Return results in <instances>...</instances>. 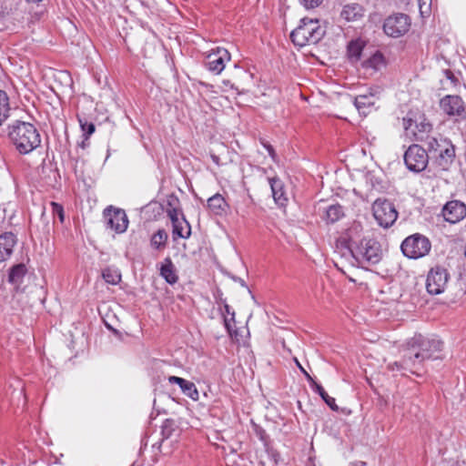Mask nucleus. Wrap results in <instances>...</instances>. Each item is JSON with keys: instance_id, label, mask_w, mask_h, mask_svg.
<instances>
[{"instance_id": "nucleus-1", "label": "nucleus", "mask_w": 466, "mask_h": 466, "mask_svg": "<svg viewBox=\"0 0 466 466\" xmlns=\"http://www.w3.org/2000/svg\"><path fill=\"white\" fill-rule=\"evenodd\" d=\"M443 343L435 338L424 337L421 334L410 339L406 346L400 350L401 360L390 363L388 368L394 370H406L420 375L424 368V362L429 360L440 359Z\"/></svg>"}, {"instance_id": "nucleus-2", "label": "nucleus", "mask_w": 466, "mask_h": 466, "mask_svg": "<svg viewBox=\"0 0 466 466\" xmlns=\"http://www.w3.org/2000/svg\"><path fill=\"white\" fill-rule=\"evenodd\" d=\"M8 137L20 154H28L41 144L40 134L28 122L16 120L8 126Z\"/></svg>"}, {"instance_id": "nucleus-3", "label": "nucleus", "mask_w": 466, "mask_h": 466, "mask_svg": "<svg viewBox=\"0 0 466 466\" xmlns=\"http://www.w3.org/2000/svg\"><path fill=\"white\" fill-rule=\"evenodd\" d=\"M325 30L319 25L318 19L304 17L300 25L290 34L294 45L300 47L315 45L322 39Z\"/></svg>"}, {"instance_id": "nucleus-4", "label": "nucleus", "mask_w": 466, "mask_h": 466, "mask_svg": "<svg viewBox=\"0 0 466 466\" xmlns=\"http://www.w3.org/2000/svg\"><path fill=\"white\" fill-rule=\"evenodd\" d=\"M403 127L408 135L413 137L416 141H424L432 132V125L424 114L409 115L402 120Z\"/></svg>"}, {"instance_id": "nucleus-5", "label": "nucleus", "mask_w": 466, "mask_h": 466, "mask_svg": "<svg viewBox=\"0 0 466 466\" xmlns=\"http://www.w3.org/2000/svg\"><path fill=\"white\" fill-rule=\"evenodd\" d=\"M342 256L357 260L360 259L367 266H375L379 263V243L376 240L364 239L361 241L357 254L350 248H347Z\"/></svg>"}, {"instance_id": "nucleus-6", "label": "nucleus", "mask_w": 466, "mask_h": 466, "mask_svg": "<svg viewBox=\"0 0 466 466\" xmlns=\"http://www.w3.org/2000/svg\"><path fill=\"white\" fill-rule=\"evenodd\" d=\"M431 248L428 238L419 233L406 238L401 244L404 256L410 258H420L426 256Z\"/></svg>"}, {"instance_id": "nucleus-7", "label": "nucleus", "mask_w": 466, "mask_h": 466, "mask_svg": "<svg viewBox=\"0 0 466 466\" xmlns=\"http://www.w3.org/2000/svg\"><path fill=\"white\" fill-rule=\"evenodd\" d=\"M429 158L430 156L426 148L417 144L410 146L404 154V162L407 168L417 173L427 167Z\"/></svg>"}, {"instance_id": "nucleus-8", "label": "nucleus", "mask_w": 466, "mask_h": 466, "mask_svg": "<svg viewBox=\"0 0 466 466\" xmlns=\"http://www.w3.org/2000/svg\"><path fill=\"white\" fill-rule=\"evenodd\" d=\"M450 274L446 268L441 265H436L431 268L427 275L426 289L431 295H439L444 292Z\"/></svg>"}, {"instance_id": "nucleus-9", "label": "nucleus", "mask_w": 466, "mask_h": 466, "mask_svg": "<svg viewBox=\"0 0 466 466\" xmlns=\"http://www.w3.org/2000/svg\"><path fill=\"white\" fill-rule=\"evenodd\" d=\"M378 183L379 178L375 171H369L364 177V183L360 187V194L361 198L366 201L372 203V214L376 220H379V215L376 209V205L379 202Z\"/></svg>"}, {"instance_id": "nucleus-10", "label": "nucleus", "mask_w": 466, "mask_h": 466, "mask_svg": "<svg viewBox=\"0 0 466 466\" xmlns=\"http://www.w3.org/2000/svg\"><path fill=\"white\" fill-rule=\"evenodd\" d=\"M410 26V17L405 14L397 13L386 18L382 27L387 35L400 37L409 31Z\"/></svg>"}, {"instance_id": "nucleus-11", "label": "nucleus", "mask_w": 466, "mask_h": 466, "mask_svg": "<svg viewBox=\"0 0 466 466\" xmlns=\"http://www.w3.org/2000/svg\"><path fill=\"white\" fill-rule=\"evenodd\" d=\"M103 217L106 228L118 234L127 230L128 218L125 210L110 206L104 210Z\"/></svg>"}, {"instance_id": "nucleus-12", "label": "nucleus", "mask_w": 466, "mask_h": 466, "mask_svg": "<svg viewBox=\"0 0 466 466\" xmlns=\"http://www.w3.org/2000/svg\"><path fill=\"white\" fill-rule=\"evenodd\" d=\"M441 109L449 116L465 117L466 107L461 96L447 95L440 101Z\"/></svg>"}, {"instance_id": "nucleus-13", "label": "nucleus", "mask_w": 466, "mask_h": 466, "mask_svg": "<svg viewBox=\"0 0 466 466\" xmlns=\"http://www.w3.org/2000/svg\"><path fill=\"white\" fill-rule=\"evenodd\" d=\"M230 60V54L225 48L218 47L207 56L206 67L210 72L219 75L225 68L226 62Z\"/></svg>"}, {"instance_id": "nucleus-14", "label": "nucleus", "mask_w": 466, "mask_h": 466, "mask_svg": "<svg viewBox=\"0 0 466 466\" xmlns=\"http://www.w3.org/2000/svg\"><path fill=\"white\" fill-rule=\"evenodd\" d=\"M442 216L446 221L457 223L466 216V206L459 200L450 201L443 207Z\"/></svg>"}, {"instance_id": "nucleus-15", "label": "nucleus", "mask_w": 466, "mask_h": 466, "mask_svg": "<svg viewBox=\"0 0 466 466\" xmlns=\"http://www.w3.org/2000/svg\"><path fill=\"white\" fill-rule=\"evenodd\" d=\"M378 101L379 96L376 94L370 93L357 96L354 104L360 114L367 116L377 111L376 104Z\"/></svg>"}, {"instance_id": "nucleus-16", "label": "nucleus", "mask_w": 466, "mask_h": 466, "mask_svg": "<svg viewBox=\"0 0 466 466\" xmlns=\"http://www.w3.org/2000/svg\"><path fill=\"white\" fill-rule=\"evenodd\" d=\"M398 218V211L394 205L389 200L380 201V227L388 228L391 227Z\"/></svg>"}, {"instance_id": "nucleus-17", "label": "nucleus", "mask_w": 466, "mask_h": 466, "mask_svg": "<svg viewBox=\"0 0 466 466\" xmlns=\"http://www.w3.org/2000/svg\"><path fill=\"white\" fill-rule=\"evenodd\" d=\"M16 241V237L12 232L0 235V262L6 261L11 257Z\"/></svg>"}, {"instance_id": "nucleus-18", "label": "nucleus", "mask_w": 466, "mask_h": 466, "mask_svg": "<svg viewBox=\"0 0 466 466\" xmlns=\"http://www.w3.org/2000/svg\"><path fill=\"white\" fill-rule=\"evenodd\" d=\"M167 380L170 384H177L182 392L188 398L193 400H198L199 393L193 382L177 376H169Z\"/></svg>"}, {"instance_id": "nucleus-19", "label": "nucleus", "mask_w": 466, "mask_h": 466, "mask_svg": "<svg viewBox=\"0 0 466 466\" xmlns=\"http://www.w3.org/2000/svg\"><path fill=\"white\" fill-rule=\"evenodd\" d=\"M441 149L437 152L438 162L439 165L442 167V169H446L448 165H450L455 157V149L454 146L451 143V141H443L441 144Z\"/></svg>"}, {"instance_id": "nucleus-20", "label": "nucleus", "mask_w": 466, "mask_h": 466, "mask_svg": "<svg viewBox=\"0 0 466 466\" xmlns=\"http://www.w3.org/2000/svg\"><path fill=\"white\" fill-rule=\"evenodd\" d=\"M363 15V7L356 3L345 5L340 13V16L347 22L358 21Z\"/></svg>"}, {"instance_id": "nucleus-21", "label": "nucleus", "mask_w": 466, "mask_h": 466, "mask_svg": "<svg viewBox=\"0 0 466 466\" xmlns=\"http://www.w3.org/2000/svg\"><path fill=\"white\" fill-rule=\"evenodd\" d=\"M268 183L272 191V197L276 203L284 206L288 200L285 196L282 181L278 177L268 178Z\"/></svg>"}, {"instance_id": "nucleus-22", "label": "nucleus", "mask_w": 466, "mask_h": 466, "mask_svg": "<svg viewBox=\"0 0 466 466\" xmlns=\"http://www.w3.org/2000/svg\"><path fill=\"white\" fill-rule=\"evenodd\" d=\"M160 275L169 284H175L177 281L178 277L176 273L175 267L170 258H165L164 263L160 268Z\"/></svg>"}, {"instance_id": "nucleus-23", "label": "nucleus", "mask_w": 466, "mask_h": 466, "mask_svg": "<svg viewBox=\"0 0 466 466\" xmlns=\"http://www.w3.org/2000/svg\"><path fill=\"white\" fill-rule=\"evenodd\" d=\"M208 208L215 215H222L226 211L228 204L222 195L218 193L208 199Z\"/></svg>"}, {"instance_id": "nucleus-24", "label": "nucleus", "mask_w": 466, "mask_h": 466, "mask_svg": "<svg viewBox=\"0 0 466 466\" xmlns=\"http://www.w3.org/2000/svg\"><path fill=\"white\" fill-rule=\"evenodd\" d=\"M26 271L25 265L22 263L12 267L9 272L8 281L18 289L25 277Z\"/></svg>"}, {"instance_id": "nucleus-25", "label": "nucleus", "mask_w": 466, "mask_h": 466, "mask_svg": "<svg viewBox=\"0 0 466 466\" xmlns=\"http://www.w3.org/2000/svg\"><path fill=\"white\" fill-rule=\"evenodd\" d=\"M172 227L174 239L177 238H188L191 235V227L184 216H182L181 220H179L178 223L173 224Z\"/></svg>"}, {"instance_id": "nucleus-26", "label": "nucleus", "mask_w": 466, "mask_h": 466, "mask_svg": "<svg viewBox=\"0 0 466 466\" xmlns=\"http://www.w3.org/2000/svg\"><path fill=\"white\" fill-rule=\"evenodd\" d=\"M443 141H448V139L443 138L441 136L440 137L435 136L428 137V138L423 141L427 147V153L430 154L432 157H436L437 152H439L442 147L441 144H443Z\"/></svg>"}, {"instance_id": "nucleus-27", "label": "nucleus", "mask_w": 466, "mask_h": 466, "mask_svg": "<svg viewBox=\"0 0 466 466\" xmlns=\"http://www.w3.org/2000/svg\"><path fill=\"white\" fill-rule=\"evenodd\" d=\"M224 309L225 312L222 313L224 325L228 334L232 337L234 334H237L235 326V312L231 311L230 307L227 303L224 304Z\"/></svg>"}, {"instance_id": "nucleus-28", "label": "nucleus", "mask_w": 466, "mask_h": 466, "mask_svg": "<svg viewBox=\"0 0 466 466\" xmlns=\"http://www.w3.org/2000/svg\"><path fill=\"white\" fill-rule=\"evenodd\" d=\"M344 216L343 208L337 205H330L325 212V219L329 223H335Z\"/></svg>"}, {"instance_id": "nucleus-29", "label": "nucleus", "mask_w": 466, "mask_h": 466, "mask_svg": "<svg viewBox=\"0 0 466 466\" xmlns=\"http://www.w3.org/2000/svg\"><path fill=\"white\" fill-rule=\"evenodd\" d=\"M311 388L315 392H317L321 397V399L331 410H338L339 408L336 405L335 399L329 397L320 384H318L316 381H313V383L311 384Z\"/></svg>"}, {"instance_id": "nucleus-30", "label": "nucleus", "mask_w": 466, "mask_h": 466, "mask_svg": "<svg viewBox=\"0 0 466 466\" xmlns=\"http://www.w3.org/2000/svg\"><path fill=\"white\" fill-rule=\"evenodd\" d=\"M167 238L168 235L167 231L163 228H160L155 234H153L150 244L156 249H162L166 247Z\"/></svg>"}, {"instance_id": "nucleus-31", "label": "nucleus", "mask_w": 466, "mask_h": 466, "mask_svg": "<svg viewBox=\"0 0 466 466\" xmlns=\"http://www.w3.org/2000/svg\"><path fill=\"white\" fill-rule=\"evenodd\" d=\"M10 106L7 94L0 90V126L9 117Z\"/></svg>"}, {"instance_id": "nucleus-32", "label": "nucleus", "mask_w": 466, "mask_h": 466, "mask_svg": "<svg viewBox=\"0 0 466 466\" xmlns=\"http://www.w3.org/2000/svg\"><path fill=\"white\" fill-rule=\"evenodd\" d=\"M363 45L360 41H351L348 46V56L352 62H357L360 58Z\"/></svg>"}, {"instance_id": "nucleus-33", "label": "nucleus", "mask_w": 466, "mask_h": 466, "mask_svg": "<svg viewBox=\"0 0 466 466\" xmlns=\"http://www.w3.org/2000/svg\"><path fill=\"white\" fill-rule=\"evenodd\" d=\"M102 277L105 279V281L111 285H116L121 280V274L120 272L112 268H106L102 271Z\"/></svg>"}, {"instance_id": "nucleus-34", "label": "nucleus", "mask_w": 466, "mask_h": 466, "mask_svg": "<svg viewBox=\"0 0 466 466\" xmlns=\"http://www.w3.org/2000/svg\"><path fill=\"white\" fill-rule=\"evenodd\" d=\"M79 123H80L81 129L86 136V140L88 138V137L95 132V129H96L95 125L93 123L83 122L81 119H79Z\"/></svg>"}, {"instance_id": "nucleus-35", "label": "nucleus", "mask_w": 466, "mask_h": 466, "mask_svg": "<svg viewBox=\"0 0 466 466\" xmlns=\"http://www.w3.org/2000/svg\"><path fill=\"white\" fill-rule=\"evenodd\" d=\"M265 447H266V451H267L268 457L272 461L273 466L277 465L279 461V457H280L279 453L273 448L269 447L266 441H265Z\"/></svg>"}, {"instance_id": "nucleus-36", "label": "nucleus", "mask_w": 466, "mask_h": 466, "mask_svg": "<svg viewBox=\"0 0 466 466\" xmlns=\"http://www.w3.org/2000/svg\"><path fill=\"white\" fill-rule=\"evenodd\" d=\"M364 371H365L366 380H367L369 385L376 392L377 391L376 382L378 381L377 378L374 376V374L372 372L369 373L367 369H365Z\"/></svg>"}, {"instance_id": "nucleus-37", "label": "nucleus", "mask_w": 466, "mask_h": 466, "mask_svg": "<svg viewBox=\"0 0 466 466\" xmlns=\"http://www.w3.org/2000/svg\"><path fill=\"white\" fill-rule=\"evenodd\" d=\"M52 208H53V213L55 216H57L59 218V220L61 222L64 221V208L61 205L52 202Z\"/></svg>"}, {"instance_id": "nucleus-38", "label": "nucleus", "mask_w": 466, "mask_h": 466, "mask_svg": "<svg viewBox=\"0 0 466 466\" xmlns=\"http://www.w3.org/2000/svg\"><path fill=\"white\" fill-rule=\"evenodd\" d=\"M167 216L170 218L172 225L175 223H178L179 220H181L180 218H178V210L175 208H168L167 210Z\"/></svg>"}, {"instance_id": "nucleus-39", "label": "nucleus", "mask_w": 466, "mask_h": 466, "mask_svg": "<svg viewBox=\"0 0 466 466\" xmlns=\"http://www.w3.org/2000/svg\"><path fill=\"white\" fill-rule=\"evenodd\" d=\"M301 5L307 9L315 8L320 5L323 0H299Z\"/></svg>"}, {"instance_id": "nucleus-40", "label": "nucleus", "mask_w": 466, "mask_h": 466, "mask_svg": "<svg viewBox=\"0 0 466 466\" xmlns=\"http://www.w3.org/2000/svg\"><path fill=\"white\" fill-rule=\"evenodd\" d=\"M445 77H446V80L447 81H450L451 85L452 86H456L457 83H458V79L457 77H455V76L453 75V73L450 70H445L443 72Z\"/></svg>"}, {"instance_id": "nucleus-41", "label": "nucleus", "mask_w": 466, "mask_h": 466, "mask_svg": "<svg viewBox=\"0 0 466 466\" xmlns=\"http://www.w3.org/2000/svg\"><path fill=\"white\" fill-rule=\"evenodd\" d=\"M294 360L296 362L297 367L299 369V370L305 375L307 380L312 384L314 381L312 377L306 371V370L302 367V365L299 363V361L296 358L294 359Z\"/></svg>"}, {"instance_id": "nucleus-42", "label": "nucleus", "mask_w": 466, "mask_h": 466, "mask_svg": "<svg viewBox=\"0 0 466 466\" xmlns=\"http://www.w3.org/2000/svg\"><path fill=\"white\" fill-rule=\"evenodd\" d=\"M264 147L268 150V155L272 158L273 161H277V154L273 148V147L268 143H263Z\"/></svg>"}, {"instance_id": "nucleus-43", "label": "nucleus", "mask_w": 466, "mask_h": 466, "mask_svg": "<svg viewBox=\"0 0 466 466\" xmlns=\"http://www.w3.org/2000/svg\"><path fill=\"white\" fill-rule=\"evenodd\" d=\"M378 56H379V51H376L372 56V60H370V62L372 64L375 63Z\"/></svg>"}, {"instance_id": "nucleus-44", "label": "nucleus", "mask_w": 466, "mask_h": 466, "mask_svg": "<svg viewBox=\"0 0 466 466\" xmlns=\"http://www.w3.org/2000/svg\"><path fill=\"white\" fill-rule=\"evenodd\" d=\"M380 65H381L382 63H384V57H383V56H382L381 54H380Z\"/></svg>"}, {"instance_id": "nucleus-45", "label": "nucleus", "mask_w": 466, "mask_h": 466, "mask_svg": "<svg viewBox=\"0 0 466 466\" xmlns=\"http://www.w3.org/2000/svg\"><path fill=\"white\" fill-rule=\"evenodd\" d=\"M239 284H241L242 286H245V282L243 280L239 281Z\"/></svg>"}, {"instance_id": "nucleus-46", "label": "nucleus", "mask_w": 466, "mask_h": 466, "mask_svg": "<svg viewBox=\"0 0 466 466\" xmlns=\"http://www.w3.org/2000/svg\"><path fill=\"white\" fill-rule=\"evenodd\" d=\"M239 284H241L242 286H245V282L243 280L239 281Z\"/></svg>"}, {"instance_id": "nucleus-47", "label": "nucleus", "mask_w": 466, "mask_h": 466, "mask_svg": "<svg viewBox=\"0 0 466 466\" xmlns=\"http://www.w3.org/2000/svg\"><path fill=\"white\" fill-rule=\"evenodd\" d=\"M83 147L86 146V143L85 141L82 142V145H81Z\"/></svg>"}]
</instances>
